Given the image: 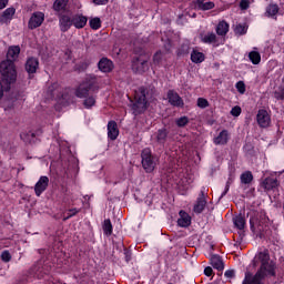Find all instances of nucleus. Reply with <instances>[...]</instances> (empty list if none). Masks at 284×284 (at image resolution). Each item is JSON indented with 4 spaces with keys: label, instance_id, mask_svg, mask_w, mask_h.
<instances>
[{
    "label": "nucleus",
    "instance_id": "1",
    "mask_svg": "<svg viewBox=\"0 0 284 284\" xmlns=\"http://www.w3.org/2000/svg\"><path fill=\"white\" fill-rule=\"evenodd\" d=\"M256 263H261L260 270L255 275L247 271L242 284H263L264 278L276 276V264L270 260V252L257 253L253 260L254 267H256Z\"/></svg>",
    "mask_w": 284,
    "mask_h": 284
},
{
    "label": "nucleus",
    "instance_id": "2",
    "mask_svg": "<svg viewBox=\"0 0 284 284\" xmlns=\"http://www.w3.org/2000/svg\"><path fill=\"white\" fill-rule=\"evenodd\" d=\"M2 83L10 85L17 81V67L12 60H4L0 63Z\"/></svg>",
    "mask_w": 284,
    "mask_h": 284
},
{
    "label": "nucleus",
    "instance_id": "3",
    "mask_svg": "<svg viewBox=\"0 0 284 284\" xmlns=\"http://www.w3.org/2000/svg\"><path fill=\"white\" fill-rule=\"evenodd\" d=\"M267 223H270V219H267V215L265 213H252L250 217V225L252 232H263L264 227H267Z\"/></svg>",
    "mask_w": 284,
    "mask_h": 284
},
{
    "label": "nucleus",
    "instance_id": "4",
    "mask_svg": "<svg viewBox=\"0 0 284 284\" xmlns=\"http://www.w3.org/2000/svg\"><path fill=\"white\" fill-rule=\"evenodd\" d=\"M52 99H58L59 101H64V103H70L72 101V90L62 89L58 83H54L49 88Z\"/></svg>",
    "mask_w": 284,
    "mask_h": 284
},
{
    "label": "nucleus",
    "instance_id": "5",
    "mask_svg": "<svg viewBox=\"0 0 284 284\" xmlns=\"http://www.w3.org/2000/svg\"><path fill=\"white\" fill-rule=\"evenodd\" d=\"M142 156V166L145 172H154V168H156V158L152 156V151L150 149H144L141 153Z\"/></svg>",
    "mask_w": 284,
    "mask_h": 284
},
{
    "label": "nucleus",
    "instance_id": "6",
    "mask_svg": "<svg viewBox=\"0 0 284 284\" xmlns=\"http://www.w3.org/2000/svg\"><path fill=\"white\" fill-rule=\"evenodd\" d=\"M92 81L87 80L75 88L74 94L78 99H87V97H90V94H92Z\"/></svg>",
    "mask_w": 284,
    "mask_h": 284
},
{
    "label": "nucleus",
    "instance_id": "7",
    "mask_svg": "<svg viewBox=\"0 0 284 284\" xmlns=\"http://www.w3.org/2000/svg\"><path fill=\"white\" fill-rule=\"evenodd\" d=\"M43 21H45V14H43V12H33L28 22L29 30H36V28H41Z\"/></svg>",
    "mask_w": 284,
    "mask_h": 284
},
{
    "label": "nucleus",
    "instance_id": "8",
    "mask_svg": "<svg viewBox=\"0 0 284 284\" xmlns=\"http://www.w3.org/2000/svg\"><path fill=\"white\" fill-rule=\"evenodd\" d=\"M256 121L260 128H270V123H272V118L270 116V112H267V110L265 109L258 110L256 114Z\"/></svg>",
    "mask_w": 284,
    "mask_h": 284
},
{
    "label": "nucleus",
    "instance_id": "9",
    "mask_svg": "<svg viewBox=\"0 0 284 284\" xmlns=\"http://www.w3.org/2000/svg\"><path fill=\"white\" fill-rule=\"evenodd\" d=\"M49 184H50V179L45 175L41 176L34 185L36 195L41 196V194L44 193L45 190H48Z\"/></svg>",
    "mask_w": 284,
    "mask_h": 284
},
{
    "label": "nucleus",
    "instance_id": "10",
    "mask_svg": "<svg viewBox=\"0 0 284 284\" xmlns=\"http://www.w3.org/2000/svg\"><path fill=\"white\" fill-rule=\"evenodd\" d=\"M132 68L139 74H143V72H148L150 65L148 64V59L138 58L135 61H133Z\"/></svg>",
    "mask_w": 284,
    "mask_h": 284
},
{
    "label": "nucleus",
    "instance_id": "11",
    "mask_svg": "<svg viewBox=\"0 0 284 284\" xmlns=\"http://www.w3.org/2000/svg\"><path fill=\"white\" fill-rule=\"evenodd\" d=\"M168 100L174 108H183L185 103L183 102V98L176 93V91L170 90L168 92Z\"/></svg>",
    "mask_w": 284,
    "mask_h": 284
},
{
    "label": "nucleus",
    "instance_id": "12",
    "mask_svg": "<svg viewBox=\"0 0 284 284\" xmlns=\"http://www.w3.org/2000/svg\"><path fill=\"white\" fill-rule=\"evenodd\" d=\"M206 205H207V200L205 199V191H201L193 206V212H195V214H201L203 210H205Z\"/></svg>",
    "mask_w": 284,
    "mask_h": 284
},
{
    "label": "nucleus",
    "instance_id": "13",
    "mask_svg": "<svg viewBox=\"0 0 284 284\" xmlns=\"http://www.w3.org/2000/svg\"><path fill=\"white\" fill-rule=\"evenodd\" d=\"M134 99L136 106L141 108L142 110H145L148 105V100L145 99V90L140 89L139 91H136Z\"/></svg>",
    "mask_w": 284,
    "mask_h": 284
},
{
    "label": "nucleus",
    "instance_id": "14",
    "mask_svg": "<svg viewBox=\"0 0 284 284\" xmlns=\"http://www.w3.org/2000/svg\"><path fill=\"white\" fill-rule=\"evenodd\" d=\"M19 54H21V48L19 45L10 47L7 52V61H12V63H14V61L19 59Z\"/></svg>",
    "mask_w": 284,
    "mask_h": 284
},
{
    "label": "nucleus",
    "instance_id": "15",
    "mask_svg": "<svg viewBox=\"0 0 284 284\" xmlns=\"http://www.w3.org/2000/svg\"><path fill=\"white\" fill-rule=\"evenodd\" d=\"M98 68L101 72H112L114 70V63L108 58H102L98 63Z\"/></svg>",
    "mask_w": 284,
    "mask_h": 284
},
{
    "label": "nucleus",
    "instance_id": "16",
    "mask_svg": "<svg viewBox=\"0 0 284 284\" xmlns=\"http://www.w3.org/2000/svg\"><path fill=\"white\" fill-rule=\"evenodd\" d=\"M26 70L29 74H34L39 70V59L29 58L26 63Z\"/></svg>",
    "mask_w": 284,
    "mask_h": 284
},
{
    "label": "nucleus",
    "instance_id": "17",
    "mask_svg": "<svg viewBox=\"0 0 284 284\" xmlns=\"http://www.w3.org/2000/svg\"><path fill=\"white\" fill-rule=\"evenodd\" d=\"M72 23L74 28L81 30V28H85V26L88 24V17L81 14L73 16Z\"/></svg>",
    "mask_w": 284,
    "mask_h": 284
},
{
    "label": "nucleus",
    "instance_id": "18",
    "mask_svg": "<svg viewBox=\"0 0 284 284\" xmlns=\"http://www.w3.org/2000/svg\"><path fill=\"white\" fill-rule=\"evenodd\" d=\"M108 136L111 141H116V138L119 136V126L116 125V122L110 121L108 123Z\"/></svg>",
    "mask_w": 284,
    "mask_h": 284
},
{
    "label": "nucleus",
    "instance_id": "19",
    "mask_svg": "<svg viewBox=\"0 0 284 284\" xmlns=\"http://www.w3.org/2000/svg\"><path fill=\"white\" fill-rule=\"evenodd\" d=\"M192 224V217L185 211H180V219L178 220V225L180 227H190Z\"/></svg>",
    "mask_w": 284,
    "mask_h": 284
},
{
    "label": "nucleus",
    "instance_id": "20",
    "mask_svg": "<svg viewBox=\"0 0 284 284\" xmlns=\"http://www.w3.org/2000/svg\"><path fill=\"white\" fill-rule=\"evenodd\" d=\"M73 23H72V18L68 17V16H62L60 18V30L61 32H68V30H70V28H72Z\"/></svg>",
    "mask_w": 284,
    "mask_h": 284
},
{
    "label": "nucleus",
    "instance_id": "21",
    "mask_svg": "<svg viewBox=\"0 0 284 284\" xmlns=\"http://www.w3.org/2000/svg\"><path fill=\"white\" fill-rule=\"evenodd\" d=\"M14 12H17L14 8L6 9L3 13L0 14V23H8V21H11L12 17H14Z\"/></svg>",
    "mask_w": 284,
    "mask_h": 284
},
{
    "label": "nucleus",
    "instance_id": "22",
    "mask_svg": "<svg viewBox=\"0 0 284 284\" xmlns=\"http://www.w3.org/2000/svg\"><path fill=\"white\" fill-rule=\"evenodd\" d=\"M230 141V133H227V130H223L220 132V134L214 139L215 145H225Z\"/></svg>",
    "mask_w": 284,
    "mask_h": 284
},
{
    "label": "nucleus",
    "instance_id": "23",
    "mask_svg": "<svg viewBox=\"0 0 284 284\" xmlns=\"http://www.w3.org/2000/svg\"><path fill=\"white\" fill-rule=\"evenodd\" d=\"M211 265L214 270H219L220 272L225 270V264L223 263V258L219 255L211 256Z\"/></svg>",
    "mask_w": 284,
    "mask_h": 284
},
{
    "label": "nucleus",
    "instance_id": "24",
    "mask_svg": "<svg viewBox=\"0 0 284 284\" xmlns=\"http://www.w3.org/2000/svg\"><path fill=\"white\" fill-rule=\"evenodd\" d=\"M227 32H230V24L225 21H221L216 27V33L220 37H225V34H227Z\"/></svg>",
    "mask_w": 284,
    "mask_h": 284
},
{
    "label": "nucleus",
    "instance_id": "25",
    "mask_svg": "<svg viewBox=\"0 0 284 284\" xmlns=\"http://www.w3.org/2000/svg\"><path fill=\"white\" fill-rule=\"evenodd\" d=\"M191 61L193 63H203V61H205V54L199 50H193L191 52Z\"/></svg>",
    "mask_w": 284,
    "mask_h": 284
},
{
    "label": "nucleus",
    "instance_id": "26",
    "mask_svg": "<svg viewBox=\"0 0 284 284\" xmlns=\"http://www.w3.org/2000/svg\"><path fill=\"white\" fill-rule=\"evenodd\" d=\"M201 41L203 43H213L214 45H219V40H216V34L213 32L201 36Z\"/></svg>",
    "mask_w": 284,
    "mask_h": 284
},
{
    "label": "nucleus",
    "instance_id": "27",
    "mask_svg": "<svg viewBox=\"0 0 284 284\" xmlns=\"http://www.w3.org/2000/svg\"><path fill=\"white\" fill-rule=\"evenodd\" d=\"M263 186L266 190H274V189L278 187V180H276L274 178H266L263 182Z\"/></svg>",
    "mask_w": 284,
    "mask_h": 284
},
{
    "label": "nucleus",
    "instance_id": "28",
    "mask_svg": "<svg viewBox=\"0 0 284 284\" xmlns=\"http://www.w3.org/2000/svg\"><path fill=\"white\" fill-rule=\"evenodd\" d=\"M166 139H168V131L165 129L159 130L155 133V141L158 143H160L161 145H163V143H165Z\"/></svg>",
    "mask_w": 284,
    "mask_h": 284
},
{
    "label": "nucleus",
    "instance_id": "29",
    "mask_svg": "<svg viewBox=\"0 0 284 284\" xmlns=\"http://www.w3.org/2000/svg\"><path fill=\"white\" fill-rule=\"evenodd\" d=\"M68 1L69 0H55L53 3V10H55V12H63L68 6Z\"/></svg>",
    "mask_w": 284,
    "mask_h": 284
},
{
    "label": "nucleus",
    "instance_id": "30",
    "mask_svg": "<svg viewBox=\"0 0 284 284\" xmlns=\"http://www.w3.org/2000/svg\"><path fill=\"white\" fill-rule=\"evenodd\" d=\"M233 223L237 230H245V217L243 215L233 217Z\"/></svg>",
    "mask_w": 284,
    "mask_h": 284
},
{
    "label": "nucleus",
    "instance_id": "31",
    "mask_svg": "<svg viewBox=\"0 0 284 284\" xmlns=\"http://www.w3.org/2000/svg\"><path fill=\"white\" fill-rule=\"evenodd\" d=\"M196 6L200 10H212L214 8V2L205 0H196Z\"/></svg>",
    "mask_w": 284,
    "mask_h": 284
},
{
    "label": "nucleus",
    "instance_id": "32",
    "mask_svg": "<svg viewBox=\"0 0 284 284\" xmlns=\"http://www.w3.org/2000/svg\"><path fill=\"white\" fill-rule=\"evenodd\" d=\"M165 61V52L163 51H158L153 55V63L154 65H161Z\"/></svg>",
    "mask_w": 284,
    "mask_h": 284
},
{
    "label": "nucleus",
    "instance_id": "33",
    "mask_svg": "<svg viewBox=\"0 0 284 284\" xmlns=\"http://www.w3.org/2000/svg\"><path fill=\"white\" fill-rule=\"evenodd\" d=\"M248 59L253 65H258V63H261V53H258V51H251Z\"/></svg>",
    "mask_w": 284,
    "mask_h": 284
},
{
    "label": "nucleus",
    "instance_id": "34",
    "mask_svg": "<svg viewBox=\"0 0 284 284\" xmlns=\"http://www.w3.org/2000/svg\"><path fill=\"white\" fill-rule=\"evenodd\" d=\"M253 180L254 175H252V172L250 171H246L241 175V183H244V185H250V183H252Z\"/></svg>",
    "mask_w": 284,
    "mask_h": 284
},
{
    "label": "nucleus",
    "instance_id": "35",
    "mask_svg": "<svg viewBox=\"0 0 284 284\" xmlns=\"http://www.w3.org/2000/svg\"><path fill=\"white\" fill-rule=\"evenodd\" d=\"M95 103H97V99L94 98V95H92V93L89 94L87 98H84L83 105L88 110H90V108H93Z\"/></svg>",
    "mask_w": 284,
    "mask_h": 284
},
{
    "label": "nucleus",
    "instance_id": "36",
    "mask_svg": "<svg viewBox=\"0 0 284 284\" xmlns=\"http://www.w3.org/2000/svg\"><path fill=\"white\" fill-rule=\"evenodd\" d=\"M102 229H103V232L106 236H111V234H112V222L110 220H104Z\"/></svg>",
    "mask_w": 284,
    "mask_h": 284
},
{
    "label": "nucleus",
    "instance_id": "37",
    "mask_svg": "<svg viewBox=\"0 0 284 284\" xmlns=\"http://www.w3.org/2000/svg\"><path fill=\"white\" fill-rule=\"evenodd\" d=\"M266 14L267 17H276L278 14V7L276 4H270L266 8Z\"/></svg>",
    "mask_w": 284,
    "mask_h": 284
},
{
    "label": "nucleus",
    "instance_id": "38",
    "mask_svg": "<svg viewBox=\"0 0 284 284\" xmlns=\"http://www.w3.org/2000/svg\"><path fill=\"white\" fill-rule=\"evenodd\" d=\"M89 26L92 30H99L101 28V19L100 18H93L89 21Z\"/></svg>",
    "mask_w": 284,
    "mask_h": 284
},
{
    "label": "nucleus",
    "instance_id": "39",
    "mask_svg": "<svg viewBox=\"0 0 284 284\" xmlns=\"http://www.w3.org/2000/svg\"><path fill=\"white\" fill-rule=\"evenodd\" d=\"M178 128H185L186 124L190 123V119L187 116H181L175 121Z\"/></svg>",
    "mask_w": 284,
    "mask_h": 284
},
{
    "label": "nucleus",
    "instance_id": "40",
    "mask_svg": "<svg viewBox=\"0 0 284 284\" xmlns=\"http://www.w3.org/2000/svg\"><path fill=\"white\" fill-rule=\"evenodd\" d=\"M197 108L205 110V108H210V102L205 98H199L197 99Z\"/></svg>",
    "mask_w": 284,
    "mask_h": 284
},
{
    "label": "nucleus",
    "instance_id": "41",
    "mask_svg": "<svg viewBox=\"0 0 284 284\" xmlns=\"http://www.w3.org/2000/svg\"><path fill=\"white\" fill-rule=\"evenodd\" d=\"M81 212L80 209H70L67 212V216L63 217V221H68V219H72V216H77Z\"/></svg>",
    "mask_w": 284,
    "mask_h": 284
},
{
    "label": "nucleus",
    "instance_id": "42",
    "mask_svg": "<svg viewBox=\"0 0 284 284\" xmlns=\"http://www.w3.org/2000/svg\"><path fill=\"white\" fill-rule=\"evenodd\" d=\"M247 32V27L245 24H237L235 27V34H245Z\"/></svg>",
    "mask_w": 284,
    "mask_h": 284
},
{
    "label": "nucleus",
    "instance_id": "43",
    "mask_svg": "<svg viewBox=\"0 0 284 284\" xmlns=\"http://www.w3.org/2000/svg\"><path fill=\"white\" fill-rule=\"evenodd\" d=\"M235 88H236L237 92H240V94H243L245 92V82L239 81L235 84Z\"/></svg>",
    "mask_w": 284,
    "mask_h": 284
},
{
    "label": "nucleus",
    "instance_id": "44",
    "mask_svg": "<svg viewBox=\"0 0 284 284\" xmlns=\"http://www.w3.org/2000/svg\"><path fill=\"white\" fill-rule=\"evenodd\" d=\"M1 258H2V261H4V263H10L12 255H10V252L4 251L1 254Z\"/></svg>",
    "mask_w": 284,
    "mask_h": 284
},
{
    "label": "nucleus",
    "instance_id": "45",
    "mask_svg": "<svg viewBox=\"0 0 284 284\" xmlns=\"http://www.w3.org/2000/svg\"><path fill=\"white\" fill-rule=\"evenodd\" d=\"M231 114H232V116H241V106H234L231 110Z\"/></svg>",
    "mask_w": 284,
    "mask_h": 284
},
{
    "label": "nucleus",
    "instance_id": "46",
    "mask_svg": "<svg viewBox=\"0 0 284 284\" xmlns=\"http://www.w3.org/2000/svg\"><path fill=\"white\" fill-rule=\"evenodd\" d=\"M240 8L242 10H247V8H250V2L247 0H242L240 3Z\"/></svg>",
    "mask_w": 284,
    "mask_h": 284
},
{
    "label": "nucleus",
    "instance_id": "47",
    "mask_svg": "<svg viewBox=\"0 0 284 284\" xmlns=\"http://www.w3.org/2000/svg\"><path fill=\"white\" fill-rule=\"evenodd\" d=\"M234 275H235L234 270H227V271H225V273H224V276H225L226 278H234Z\"/></svg>",
    "mask_w": 284,
    "mask_h": 284
},
{
    "label": "nucleus",
    "instance_id": "48",
    "mask_svg": "<svg viewBox=\"0 0 284 284\" xmlns=\"http://www.w3.org/2000/svg\"><path fill=\"white\" fill-rule=\"evenodd\" d=\"M95 6H105L110 0H91Z\"/></svg>",
    "mask_w": 284,
    "mask_h": 284
},
{
    "label": "nucleus",
    "instance_id": "49",
    "mask_svg": "<svg viewBox=\"0 0 284 284\" xmlns=\"http://www.w3.org/2000/svg\"><path fill=\"white\" fill-rule=\"evenodd\" d=\"M213 272H214V271H213L212 267H210V266H207V267L204 268V274H205V276H212Z\"/></svg>",
    "mask_w": 284,
    "mask_h": 284
},
{
    "label": "nucleus",
    "instance_id": "50",
    "mask_svg": "<svg viewBox=\"0 0 284 284\" xmlns=\"http://www.w3.org/2000/svg\"><path fill=\"white\" fill-rule=\"evenodd\" d=\"M230 185H231V182L230 180L226 182V186H225V190L224 192L222 193V196H225V194H227V192H230Z\"/></svg>",
    "mask_w": 284,
    "mask_h": 284
},
{
    "label": "nucleus",
    "instance_id": "51",
    "mask_svg": "<svg viewBox=\"0 0 284 284\" xmlns=\"http://www.w3.org/2000/svg\"><path fill=\"white\" fill-rule=\"evenodd\" d=\"M9 0H0V10H3L8 6Z\"/></svg>",
    "mask_w": 284,
    "mask_h": 284
},
{
    "label": "nucleus",
    "instance_id": "52",
    "mask_svg": "<svg viewBox=\"0 0 284 284\" xmlns=\"http://www.w3.org/2000/svg\"><path fill=\"white\" fill-rule=\"evenodd\" d=\"M0 99H3V87L0 84Z\"/></svg>",
    "mask_w": 284,
    "mask_h": 284
},
{
    "label": "nucleus",
    "instance_id": "53",
    "mask_svg": "<svg viewBox=\"0 0 284 284\" xmlns=\"http://www.w3.org/2000/svg\"><path fill=\"white\" fill-rule=\"evenodd\" d=\"M221 43H225V39L222 38V39H221Z\"/></svg>",
    "mask_w": 284,
    "mask_h": 284
},
{
    "label": "nucleus",
    "instance_id": "54",
    "mask_svg": "<svg viewBox=\"0 0 284 284\" xmlns=\"http://www.w3.org/2000/svg\"><path fill=\"white\" fill-rule=\"evenodd\" d=\"M21 139H23V134H21Z\"/></svg>",
    "mask_w": 284,
    "mask_h": 284
}]
</instances>
